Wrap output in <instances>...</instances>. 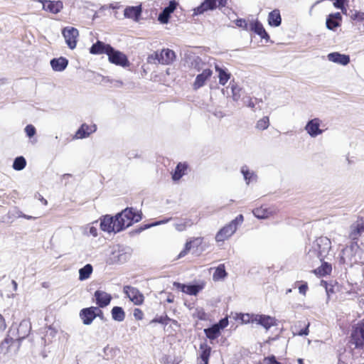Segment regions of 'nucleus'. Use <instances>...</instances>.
I'll return each mask as SVG.
<instances>
[{
    "instance_id": "obj_64",
    "label": "nucleus",
    "mask_w": 364,
    "mask_h": 364,
    "mask_svg": "<svg viewBox=\"0 0 364 364\" xmlns=\"http://www.w3.org/2000/svg\"><path fill=\"white\" fill-rule=\"evenodd\" d=\"M39 200L45 205H46L48 202L47 200L43 198L41 196H39Z\"/></svg>"
},
{
    "instance_id": "obj_54",
    "label": "nucleus",
    "mask_w": 364,
    "mask_h": 364,
    "mask_svg": "<svg viewBox=\"0 0 364 364\" xmlns=\"http://www.w3.org/2000/svg\"><path fill=\"white\" fill-rule=\"evenodd\" d=\"M353 19H357L360 21H364V12L355 11V14L352 16Z\"/></svg>"
},
{
    "instance_id": "obj_35",
    "label": "nucleus",
    "mask_w": 364,
    "mask_h": 364,
    "mask_svg": "<svg viewBox=\"0 0 364 364\" xmlns=\"http://www.w3.org/2000/svg\"><path fill=\"white\" fill-rule=\"evenodd\" d=\"M112 317L117 321H122L125 318V314L122 308L114 306L112 309Z\"/></svg>"
},
{
    "instance_id": "obj_7",
    "label": "nucleus",
    "mask_w": 364,
    "mask_h": 364,
    "mask_svg": "<svg viewBox=\"0 0 364 364\" xmlns=\"http://www.w3.org/2000/svg\"><path fill=\"white\" fill-rule=\"evenodd\" d=\"M351 343L355 348H364V319L355 326L351 334Z\"/></svg>"
},
{
    "instance_id": "obj_3",
    "label": "nucleus",
    "mask_w": 364,
    "mask_h": 364,
    "mask_svg": "<svg viewBox=\"0 0 364 364\" xmlns=\"http://www.w3.org/2000/svg\"><path fill=\"white\" fill-rule=\"evenodd\" d=\"M244 217L240 214L230 223L222 228L215 235L216 242H224L229 239L236 232L237 227L242 223Z\"/></svg>"
},
{
    "instance_id": "obj_38",
    "label": "nucleus",
    "mask_w": 364,
    "mask_h": 364,
    "mask_svg": "<svg viewBox=\"0 0 364 364\" xmlns=\"http://www.w3.org/2000/svg\"><path fill=\"white\" fill-rule=\"evenodd\" d=\"M187 166L184 164H178L175 169V171L172 176L173 180H179L184 174Z\"/></svg>"
},
{
    "instance_id": "obj_50",
    "label": "nucleus",
    "mask_w": 364,
    "mask_h": 364,
    "mask_svg": "<svg viewBox=\"0 0 364 364\" xmlns=\"http://www.w3.org/2000/svg\"><path fill=\"white\" fill-rule=\"evenodd\" d=\"M309 323H307L303 329H301L300 331H296L293 330L292 333L294 335H298V336H306L309 334Z\"/></svg>"
},
{
    "instance_id": "obj_16",
    "label": "nucleus",
    "mask_w": 364,
    "mask_h": 364,
    "mask_svg": "<svg viewBox=\"0 0 364 364\" xmlns=\"http://www.w3.org/2000/svg\"><path fill=\"white\" fill-rule=\"evenodd\" d=\"M173 286L176 288L179 289L183 293H186L188 295H194L196 296L199 291H200L204 288V284H196V285H186L181 284L179 282H174Z\"/></svg>"
},
{
    "instance_id": "obj_43",
    "label": "nucleus",
    "mask_w": 364,
    "mask_h": 364,
    "mask_svg": "<svg viewBox=\"0 0 364 364\" xmlns=\"http://www.w3.org/2000/svg\"><path fill=\"white\" fill-rule=\"evenodd\" d=\"M200 349L202 350V353L200 354L201 360L203 361L208 360L211 350L210 347L207 345H200Z\"/></svg>"
},
{
    "instance_id": "obj_14",
    "label": "nucleus",
    "mask_w": 364,
    "mask_h": 364,
    "mask_svg": "<svg viewBox=\"0 0 364 364\" xmlns=\"http://www.w3.org/2000/svg\"><path fill=\"white\" fill-rule=\"evenodd\" d=\"M178 3L176 0H171L169 1L168 6L165 7L162 12L159 15L158 20L163 24L168 23L170 18V15L173 13Z\"/></svg>"
},
{
    "instance_id": "obj_51",
    "label": "nucleus",
    "mask_w": 364,
    "mask_h": 364,
    "mask_svg": "<svg viewBox=\"0 0 364 364\" xmlns=\"http://www.w3.org/2000/svg\"><path fill=\"white\" fill-rule=\"evenodd\" d=\"M235 24L240 28H242L245 30H249L250 23L248 24L245 19L240 18L235 21Z\"/></svg>"
},
{
    "instance_id": "obj_21",
    "label": "nucleus",
    "mask_w": 364,
    "mask_h": 364,
    "mask_svg": "<svg viewBox=\"0 0 364 364\" xmlns=\"http://www.w3.org/2000/svg\"><path fill=\"white\" fill-rule=\"evenodd\" d=\"M97 130L95 124L88 125L82 124L75 134V139H84L88 137L92 133Z\"/></svg>"
},
{
    "instance_id": "obj_44",
    "label": "nucleus",
    "mask_w": 364,
    "mask_h": 364,
    "mask_svg": "<svg viewBox=\"0 0 364 364\" xmlns=\"http://www.w3.org/2000/svg\"><path fill=\"white\" fill-rule=\"evenodd\" d=\"M231 90L232 93V99L234 101H238L241 97V88H240L237 85L232 84Z\"/></svg>"
},
{
    "instance_id": "obj_61",
    "label": "nucleus",
    "mask_w": 364,
    "mask_h": 364,
    "mask_svg": "<svg viewBox=\"0 0 364 364\" xmlns=\"http://www.w3.org/2000/svg\"><path fill=\"white\" fill-rule=\"evenodd\" d=\"M195 63H196V68L197 69L198 71H200V69H202L203 68L202 67H200L199 65H203V62L201 61V60L200 58H197L195 60Z\"/></svg>"
},
{
    "instance_id": "obj_24",
    "label": "nucleus",
    "mask_w": 364,
    "mask_h": 364,
    "mask_svg": "<svg viewBox=\"0 0 364 364\" xmlns=\"http://www.w3.org/2000/svg\"><path fill=\"white\" fill-rule=\"evenodd\" d=\"M249 30L254 31L259 35L262 38L269 40V36L264 28L262 24L257 20L252 21L250 23Z\"/></svg>"
},
{
    "instance_id": "obj_40",
    "label": "nucleus",
    "mask_w": 364,
    "mask_h": 364,
    "mask_svg": "<svg viewBox=\"0 0 364 364\" xmlns=\"http://www.w3.org/2000/svg\"><path fill=\"white\" fill-rule=\"evenodd\" d=\"M26 165V161L23 156H18L14 159L12 167L16 171L23 170Z\"/></svg>"
},
{
    "instance_id": "obj_22",
    "label": "nucleus",
    "mask_w": 364,
    "mask_h": 364,
    "mask_svg": "<svg viewBox=\"0 0 364 364\" xmlns=\"http://www.w3.org/2000/svg\"><path fill=\"white\" fill-rule=\"evenodd\" d=\"M329 61L341 65H346L350 63V57L348 55L341 54L338 52L331 53L327 55Z\"/></svg>"
},
{
    "instance_id": "obj_20",
    "label": "nucleus",
    "mask_w": 364,
    "mask_h": 364,
    "mask_svg": "<svg viewBox=\"0 0 364 364\" xmlns=\"http://www.w3.org/2000/svg\"><path fill=\"white\" fill-rule=\"evenodd\" d=\"M217 7V0H204L201 4L195 9L193 11V16L203 14L204 12L209 10H214Z\"/></svg>"
},
{
    "instance_id": "obj_45",
    "label": "nucleus",
    "mask_w": 364,
    "mask_h": 364,
    "mask_svg": "<svg viewBox=\"0 0 364 364\" xmlns=\"http://www.w3.org/2000/svg\"><path fill=\"white\" fill-rule=\"evenodd\" d=\"M326 27L329 30H334L336 28L340 26L341 23L335 19H332L329 16H328L326 19Z\"/></svg>"
},
{
    "instance_id": "obj_48",
    "label": "nucleus",
    "mask_w": 364,
    "mask_h": 364,
    "mask_svg": "<svg viewBox=\"0 0 364 364\" xmlns=\"http://www.w3.org/2000/svg\"><path fill=\"white\" fill-rule=\"evenodd\" d=\"M24 131L26 136L29 138H32L36 134V129L32 124L27 125L25 127Z\"/></svg>"
},
{
    "instance_id": "obj_60",
    "label": "nucleus",
    "mask_w": 364,
    "mask_h": 364,
    "mask_svg": "<svg viewBox=\"0 0 364 364\" xmlns=\"http://www.w3.org/2000/svg\"><path fill=\"white\" fill-rule=\"evenodd\" d=\"M343 0H336V1L333 3V6L339 9L342 7V6H343Z\"/></svg>"
},
{
    "instance_id": "obj_32",
    "label": "nucleus",
    "mask_w": 364,
    "mask_h": 364,
    "mask_svg": "<svg viewBox=\"0 0 364 364\" xmlns=\"http://www.w3.org/2000/svg\"><path fill=\"white\" fill-rule=\"evenodd\" d=\"M193 224L191 219H181L174 223L173 226L178 232L185 231L188 228L192 226Z\"/></svg>"
},
{
    "instance_id": "obj_49",
    "label": "nucleus",
    "mask_w": 364,
    "mask_h": 364,
    "mask_svg": "<svg viewBox=\"0 0 364 364\" xmlns=\"http://www.w3.org/2000/svg\"><path fill=\"white\" fill-rule=\"evenodd\" d=\"M130 257V254L125 252H119L117 255V261L119 262L123 263L126 262Z\"/></svg>"
},
{
    "instance_id": "obj_9",
    "label": "nucleus",
    "mask_w": 364,
    "mask_h": 364,
    "mask_svg": "<svg viewBox=\"0 0 364 364\" xmlns=\"http://www.w3.org/2000/svg\"><path fill=\"white\" fill-rule=\"evenodd\" d=\"M119 222L116 220V217L113 218L110 215H105L100 219V228L105 232H118L121 231V229H117Z\"/></svg>"
},
{
    "instance_id": "obj_33",
    "label": "nucleus",
    "mask_w": 364,
    "mask_h": 364,
    "mask_svg": "<svg viewBox=\"0 0 364 364\" xmlns=\"http://www.w3.org/2000/svg\"><path fill=\"white\" fill-rule=\"evenodd\" d=\"M227 277V272L225 269L224 264H220L215 269V272L213 275V279L214 281H219L225 279Z\"/></svg>"
},
{
    "instance_id": "obj_13",
    "label": "nucleus",
    "mask_w": 364,
    "mask_h": 364,
    "mask_svg": "<svg viewBox=\"0 0 364 364\" xmlns=\"http://www.w3.org/2000/svg\"><path fill=\"white\" fill-rule=\"evenodd\" d=\"M43 4V9L53 14H57L63 8V3L61 1L38 0Z\"/></svg>"
},
{
    "instance_id": "obj_42",
    "label": "nucleus",
    "mask_w": 364,
    "mask_h": 364,
    "mask_svg": "<svg viewBox=\"0 0 364 364\" xmlns=\"http://www.w3.org/2000/svg\"><path fill=\"white\" fill-rule=\"evenodd\" d=\"M257 314H242L239 315L242 323H255V317Z\"/></svg>"
},
{
    "instance_id": "obj_52",
    "label": "nucleus",
    "mask_w": 364,
    "mask_h": 364,
    "mask_svg": "<svg viewBox=\"0 0 364 364\" xmlns=\"http://www.w3.org/2000/svg\"><path fill=\"white\" fill-rule=\"evenodd\" d=\"M133 316L135 318V319L141 321L144 318V313L141 309H135L133 312Z\"/></svg>"
},
{
    "instance_id": "obj_4",
    "label": "nucleus",
    "mask_w": 364,
    "mask_h": 364,
    "mask_svg": "<svg viewBox=\"0 0 364 364\" xmlns=\"http://www.w3.org/2000/svg\"><path fill=\"white\" fill-rule=\"evenodd\" d=\"M361 252L357 242H352L350 246L344 248L341 253V259L344 263L353 264L358 263L360 259V254Z\"/></svg>"
},
{
    "instance_id": "obj_37",
    "label": "nucleus",
    "mask_w": 364,
    "mask_h": 364,
    "mask_svg": "<svg viewBox=\"0 0 364 364\" xmlns=\"http://www.w3.org/2000/svg\"><path fill=\"white\" fill-rule=\"evenodd\" d=\"M82 234L85 236H92L96 237L98 235V230L96 227L92 224H87L82 228Z\"/></svg>"
},
{
    "instance_id": "obj_2",
    "label": "nucleus",
    "mask_w": 364,
    "mask_h": 364,
    "mask_svg": "<svg viewBox=\"0 0 364 364\" xmlns=\"http://www.w3.org/2000/svg\"><path fill=\"white\" fill-rule=\"evenodd\" d=\"M116 220L119 222L117 229H121V231L127 228H129L134 223H137L141 220V213L132 208H127L121 213H117L116 215Z\"/></svg>"
},
{
    "instance_id": "obj_31",
    "label": "nucleus",
    "mask_w": 364,
    "mask_h": 364,
    "mask_svg": "<svg viewBox=\"0 0 364 364\" xmlns=\"http://www.w3.org/2000/svg\"><path fill=\"white\" fill-rule=\"evenodd\" d=\"M241 173L243 175L244 179L247 184L255 182L257 181V175L252 171H250L247 166H243L241 168Z\"/></svg>"
},
{
    "instance_id": "obj_25",
    "label": "nucleus",
    "mask_w": 364,
    "mask_h": 364,
    "mask_svg": "<svg viewBox=\"0 0 364 364\" xmlns=\"http://www.w3.org/2000/svg\"><path fill=\"white\" fill-rule=\"evenodd\" d=\"M215 70L218 74L219 83L221 85H225L230 79L231 74L226 68H221L218 64H215Z\"/></svg>"
},
{
    "instance_id": "obj_10",
    "label": "nucleus",
    "mask_w": 364,
    "mask_h": 364,
    "mask_svg": "<svg viewBox=\"0 0 364 364\" xmlns=\"http://www.w3.org/2000/svg\"><path fill=\"white\" fill-rule=\"evenodd\" d=\"M101 314L102 312L98 307L91 306L81 310L80 316L85 325H90Z\"/></svg>"
},
{
    "instance_id": "obj_15",
    "label": "nucleus",
    "mask_w": 364,
    "mask_h": 364,
    "mask_svg": "<svg viewBox=\"0 0 364 364\" xmlns=\"http://www.w3.org/2000/svg\"><path fill=\"white\" fill-rule=\"evenodd\" d=\"M142 13L141 4L136 6H129L124 10V16L126 18L133 20L134 22H139Z\"/></svg>"
},
{
    "instance_id": "obj_18",
    "label": "nucleus",
    "mask_w": 364,
    "mask_h": 364,
    "mask_svg": "<svg viewBox=\"0 0 364 364\" xmlns=\"http://www.w3.org/2000/svg\"><path fill=\"white\" fill-rule=\"evenodd\" d=\"M94 296L95 298L96 304L98 306L97 307L99 309L108 306L112 299V296L109 294L102 290H97L94 294Z\"/></svg>"
},
{
    "instance_id": "obj_62",
    "label": "nucleus",
    "mask_w": 364,
    "mask_h": 364,
    "mask_svg": "<svg viewBox=\"0 0 364 364\" xmlns=\"http://www.w3.org/2000/svg\"><path fill=\"white\" fill-rule=\"evenodd\" d=\"M6 327V323L4 317L0 314V328H5Z\"/></svg>"
},
{
    "instance_id": "obj_5",
    "label": "nucleus",
    "mask_w": 364,
    "mask_h": 364,
    "mask_svg": "<svg viewBox=\"0 0 364 364\" xmlns=\"http://www.w3.org/2000/svg\"><path fill=\"white\" fill-rule=\"evenodd\" d=\"M324 127L323 121L318 117H315L307 122L304 129L311 138H316L323 133L326 129Z\"/></svg>"
},
{
    "instance_id": "obj_29",
    "label": "nucleus",
    "mask_w": 364,
    "mask_h": 364,
    "mask_svg": "<svg viewBox=\"0 0 364 364\" xmlns=\"http://www.w3.org/2000/svg\"><path fill=\"white\" fill-rule=\"evenodd\" d=\"M282 18L278 9H274L268 15V23L271 26L277 27L281 25Z\"/></svg>"
},
{
    "instance_id": "obj_39",
    "label": "nucleus",
    "mask_w": 364,
    "mask_h": 364,
    "mask_svg": "<svg viewBox=\"0 0 364 364\" xmlns=\"http://www.w3.org/2000/svg\"><path fill=\"white\" fill-rule=\"evenodd\" d=\"M220 331L218 326L213 325L212 327L205 329L204 332L209 339L214 340L219 336Z\"/></svg>"
},
{
    "instance_id": "obj_17",
    "label": "nucleus",
    "mask_w": 364,
    "mask_h": 364,
    "mask_svg": "<svg viewBox=\"0 0 364 364\" xmlns=\"http://www.w3.org/2000/svg\"><path fill=\"white\" fill-rule=\"evenodd\" d=\"M257 324L261 325L266 330H269L272 326H277V320L274 317L267 315L257 314L255 317Z\"/></svg>"
},
{
    "instance_id": "obj_63",
    "label": "nucleus",
    "mask_w": 364,
    "mask_h": 364,
    "mask_svg": "<svg viewBox=\"0 0 364 364\" xmlns=\"http://www.w3.org/2000/svg\"><path fill=\"white\" fill-rule=\"evenodd\" d=\"M217 2H218V5L220 6H225L227 3V0H217Z\"/></svg>"
},
{
    "instance_id": "obj_47",
    "label": "nucleus",
    "mask_w": 364,
    "mask_h": 364,
    "mask_svg": "<svg viewBox=\"0 0 364 364\" xmlns=\"http://www.w3.org/2000/svg\"><path fill=\"white\" fill-rule=\"evenodd\" d=\"M194 316L200 320H206L208 317L203 308H196L194 312Z\"/></svg>"
},
{
    "instance_id": "obj_19",
    "label": "nucleus",
    "mask_w": 364,
    "mask_h": 364,
    "mask_svg": "<svg viewBox=\"0 0 364 364\" xmlns=\"http://www.w3.org/2000/svg\"><path fill=\"white\" fill-rule=\"evenodd\" d=\"M124 291L129 299L134 303V304L139 305L143 303L144 296L137 289L132 287H125Z\"/></svg>"
},
{
    "instance_id": "obj_30",
    "label": "nucleus",
    "mask_w": 364,
    "mask_h": 364,
    "mask_svg": "<svg viewBox=\"0 0 364 364\" xmlns=\"http://www.w3.org/2000/svg\"><path fill=\"white\" fill-rule=\"evenodd\" d=\"M203 238L198 237H193L191 238L190 240L187 241L185 245V248L183 251H181L178 255L179 257H182L185 256L187 252L191 249L192 244H194L197 247L200 245L203 242Z\"/></svg>"
},
{
    "instance_id": "obj_12",
    "label": "nucleus",
    "mask_w": 364,
    "mask_h": 364,
    "mask_svg": "<svg viewBox=\"0 0 364 364\" xmlns=\"http://www.w3.org/2000/svg\"><path fill=\"white\" fill-rule=\"evenodd\" d=\"M212 75L213 71L210 68L203 69L202 72L198 74L196 77L195 81L193 83V90H196L203 87Z\"/></svg>"
},
{
    "instance_id": "obj_55",
    "label": "nucleus",
    "mask_w": 364,
    "mask_h": 364,
    "mask_svg": "<svg viewBox=\"0 0 364 364\" xmlns=\"http://www.w3.org/2000/svg\"><path fill=\"white\" fill-rule=\"evenodd\" d=\"M264 362L266 364H282L276 360L274 356H270L264 358Z\"/></svg>"
},
{
    "instance_id": "obj_28",
    "label": "nucleus",
    "mask_w": 364,
    "mask_h": 364,
    "mask_svg": "<svg viewBox=\"0 0 364 364\" xmlns=\"http://www.w3.org/2000/svg\"><path fill=\"white\" fill-rule=\"evenodd\" d=\"M254 215L259 219H266L273 215L274 211L267 207L262 206L253 210Z\"/></svg>"
},
{
    "instance_id": "obj_59",
    "label": "nucleus",
    "mask_w": 364,
    "mask_h": 364,
    "mask_svg": "<svg viewBox=\"0 0 364 364\" xmlns=\"http://www.w3.org/2000/svg\"><path fill=\"white\" fill-rule=\"evenodd\" d=\"M244 103L250 108H254L255 106V104L252 101V98L248 97L246 100H244Z\"/></svg>"
},
{
    "instance_id": "obj_36",
    "label": "nucleus",
    "mask_w": 364,
    "mask_h": 364,
    "mask_svg": "<svg viewBox=\"0 0 364 364\" xmlns=\"http://www.w3.org/2000/svg\"><path fill=\"white\" fill-rule=\"evenodd\" d=\"M331 265L327 262L322 263L321 266L317 269H316L314 272L316 274L319 275L321 277L327 275L331 272Z\"/></svg>"
},
{
    "instance_id": "obj_11",
    "label": "nucleus",
    "mask_w": 364,
    "mask_h": 364,
    "mask_svg": "<svg viewBox=\"0 0 364 364\" xmlns=\"http://www.w3.org/2000/svg\"><path fill=\"white\" fill-rule=\"evenodd\" d=\"M154 58L163 65H169L173 62L176 58L175 53L168 48L163 49L160 53L154 54Z\"/></svg>"
},
{
    "instance_id": "obj_1",
    "label": "nucleus",
    "mask_w": 364,
    "mask_h": 364,
    "mask_svg": "<svg viewBox=\"0 0 364 364\" xmlns=\"http://www.w3.org/2000/svg\"><path fill=\"white\" fill-rule=\"evenodd\" d=\"M331 249V242L327 237L316 238L310 245L307 254L310 257H316L323 261Z\"/></svg>"
},
{
    "instance_id": "obj_27",
    "label": "nucleus",
    "mask_w": 364,
    "mask_h": 364,
    "mask_svg": "<svg viewBox=\"0 0 364 364\" xmlns=\"http://www.w3.org/2000/svg\"><path fill=\"white\" fill-rule=\"evenodd\" d=\"M364 235V223H357L350 226L349 237L353 240H357L358 237Z\"/></svg>"
},
{
    "instance_id": "obj_46",
    "label": "nucleus",
    "mask_w": 364,
    "mask_h": 364,
    "mask_svg": "<svg viewBox=\"0 0 364 364\" xmlns=\"http://www.w3.org/2000/svg\"><path fill=\"white\" fill-rule=\"evenodd\" d=\"M168 321H170V318L167 316H156L150 321V323H158L167 325Z\"/></svg>"
},
{
    "instance_id": "obj_23",
    "label": "nucleus",
    "mask_w": 364,
    "mask_h": 364,
    "mask_svg": "<svg viewBox=\"0 0 364 364\" xmlns=\"http://www.w3.org/2000/svg\"><path fill=\"white\" fill-rule=\"evenodd\" d=\"M111 46L106 44L102 41H97V43H94L90 49V53L93 55L107 54L111 48Z\"/></svg>"
},
{
    "instance_id": "obj_34",
    "label": "nucleus",
    "mask_w": 364,
    "mask_h": 364,
    "mask_svg": "<svg viewBox=\"0 0 364 364\" xmlns=\"http://www.w3.org/2000/svg\"><path fill=\"white\" fill-rule=\"evenodd\" d=\"M92 272V267L87 264L79 270V279L81 281L87 279Z\"/></svg>"
},
{
    "instance_id": "obj_57",
    "label": "nucleus",
    "mask_w": 364,
    "mask_h": 364,
    "mask_svg": "<svg viewBox=\"0 0 364 364\" xmlns=\"http://www.w3.org/2000/svg\"><path fill=\"white\" fill-rule=\"evenodd\" d=\"M171 220V218H167L166 220H159V221H157V222H156L154 223L149 225L146 228H150V227H153V226H156V225H161V224H165V223H168V221H170Z\"/></svg>"
},
{
    "instance_id": "obj_58",
    "label": "nucleus",
    "mask_w": 364,
    "mask_h": 364,
    "mask_svg": "<svg viewBox=\"0 0 364 364\" xmlns=\"http://www.w3.org/2000/svg\"><path fill=\"white\" fill-rule=\"evenodd\" d=\"M328 16L330 18H331L332 19H335V20L338 21V22H341V19H342L341 15L339 12H336L335 14H331L328 15Z\"/></svg>"
},
{
    "instance_id": "obj_56",
    "label": "nucleus",
    "mask_w": 364,
    "mask_h": 364,
    "mask_svg": "<svg viewBox=\"0 0 364 364\" xmlns=\"http://www.w3.org/2000/svg\"><path fill=\"white\" fill-rule=\"evenodd\" d=\"M308 290V286L306 283L302 284L299 287V291L301 294L305 296Z\"/></svg>"
},
{
    "instance_id": "obj_41",
    "label": "nucleus",
    "mask_w": 364,
    "mask_h": 364,
    "mask_svg": "<svg viewBox=\"0 0 364 364\" xmlns=\"http://www.w3.org/2000/svg\"><path fill=\"white\" fill-rule=\"evenodd\" d=\"M269 126V119L268 117H263L257 121L256 128L259 130H265Z\"/></svg>"
},
{
    "instance_id": "obj_8",
    "label": "nucleus",
    "mask_w": 364,
    "mask_h": 364,
    "mask_svg": "<svg viewBox=\"0 0 364 364\" xmlns=\"http://www.w3.org/2000/svg\"><path fill=\"white\" fill-rule=\"evenodd\" d=\"M109 61L114 65L122 67H127L129 65L127 57L122 52L115 50L111 47L107 53Z\"/></svg>"
},
{
    "instance_id": "obj_53",
    "label": "nucleus",
    "mask_w": 364,
    "mask_h": 364,
    "mask_svg": "<svg viewBox=\"0 0 364 364\" xmlns=\"http://www.w3.org/2000/svg\"><path fill=\"white\" fill-rule=\"evenodd\" d=\"M215 326H218L219 329H223L224 328L227 327L228 325V318H224L220 321V322L217 324H215Z\"/></svg>"
},
{
    "instance_id": "obj_26",
    "label": "nucleus",
    "mask_w": 364,
    "mask_h": 364,
    "mask_svg": "<svg viewBox=\"0 0 364 364\" xmlns=\"http://www.w3.org/2000/svg\"><path fill=\"white\" fill-rule=\"evenodd\" d=\"M68 65V60L63 57L58 58H53L50 60L51 68L54 71L62 72L63 71Z\"/></svg>"
},
{
    "instance_id": "obj_6",
    "label": "nucleus",
    "mask_w": 364,
    "mask_h": 364,
    "mask_svg": "<svg viewBox=\"0 0 364 364\" xmlns=\"http://www.w3.org/2000/svg\"><path fill=\"white\" fill-rule=\"evenodd\" d=\"M62 35L68 48L71 50L75 49L79 37L78 30L74 27L67 26L62 30Z\"/></svg>"
}]
</instances>
